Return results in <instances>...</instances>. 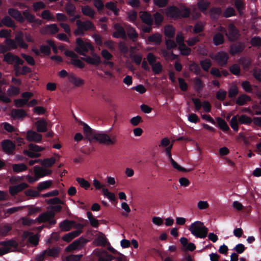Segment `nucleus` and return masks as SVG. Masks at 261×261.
Listing matches in <instances>:
<instances>
[{
    "mask_svg": "<svg viewBox=\"0 0 261 261\" xmlns=\"http://www.w3.org/2000/svg\"><path fill=\"white\" fill-rule=\"evenodd\" d=\"M84 56L85 57L81 58V60L85 61L88 64L94 65H98L101 62L100 57L96 55H95L93 57L86 55Z\"/></svg>",
    "mask_w": 261,
    "mask_h": 261,
    "instance_id": "17",
    "label": "nucleus"
},
{
    "mask_svg": "<svg viewBox=\"0 0 261 261\" xmlns=\"http://www.w3.org/2000/svg\"><path fill=\"white\" fill-rule=\"evenodd\" d=\"M54 216V214L44 213L40 214L35 220L36 222H38L39 223L47 222L50 218H53Z\"/></svg>",
    "mask_w": 261,
    "mask_h": 261,
    "instance_id": "24",
    "label": "nucleus"
},
{
    "mask_svg": "<svg viewBox=\"0 0 261 261\" xmlns=\"http://www.w3.org/2000/svg\"><path fill=\"white\" fill-rule=\"evenodd\" d=\"M93 185L97 190L102 189L103 194L111 201H114V193L110 192L107 188H105L104 185H102L99 181L95 179L93 180Z\"/></svg>",
    "mask_w": 261,
    "mask_h": 261,
    "instance_id": "10",
    "label": "nucleus"
},
{
    "mask_svg": "<svg viewBox=\"0 0 261 261\" xmlns=\"http://www.w3.org/2000/svg\"><path fill=\"white\" fill-rule=\"evenodd\" d=\"M82 12L84 15L90 18H93L95 14L94 10L88 5L82 7Z\"/></svg>",
    "mask_w": 261,
    "mask_h": 261,
    "instance_id": "38",
    "label": "nucleus"
},
{
    "mask_svg": "<svg viewBox=\"0 0 261 261\" xmlns=\"http://www.w3.org/2000/svg\"><path fill=\"white\" fill-rule=\"evenodd\" d=\"M66 11L67 13L70 16H74L75 11V7L71 3H68L65 7Z\"/></svg>",
    "mask_w": 261,
    "mask_h": 261,
    "instance_id": "54",
    "label": "nucleus"
},
{
    "mask_svg": "<svg viewBox=\"0 0 261 261\" xmlns=\"http://www.w3.org/2000/svg\"><path fill=\"white\" fill-rule=\"evenodd\" d=\"M74 50L79 55L85 56L89 50L94 51V47L90 41H84L82 38L76 40V47Z\"/></svg>",
    "mask_w": 261,
    "mask_h": 261,
    "instance_id": "4",
    "label": "nucleus"
},
{
    "mask_svg": "<svg viewBox=\"0 0 261 261\" xmlns=\"http://www.w3.org/2000/svg\"><path fill=\"white\" fill-rule=\"evenodd\" d=\"M22 14L23 17L24 18V20L26 19L29 23L34 22V20L35 18V15L30 13L28 10L23 11Z\"/></svg>",
    "mask_w": 261,
    "mask_h": 261,
    "instance_id": "49",
    "label": "nucleus"
},
{
    "mask_svg": "<svg viewBox=\"0 0 261 261\" xmlns=\"http://www.w3.org/2000/svg\"><path fill=\"white\" fill-rule=\"evenodd\" d=\"M71 63L79 68H83L85 67L84 63L77 58L71 59Z\"/></svg>",
    "mask_w": 261,
    "mask_h": 261,
    "instance_id": "64",
    "label": "nucleus"
},
{
    "mask_svg": "<svg viewBox=\"0 0 261 261\" xmlns=\"http://www.w3.org/2000/svg\"><path fill=\"white\" fill-rule=\"evenodd\" d=\"M60 251V249L59 247L48 248L47 249L45 250V252H46L47 256L54 257L58 256Z\"/></svg>",
    "mask_w": 261,
    "mask_h": 261,
    "instance_id": "36",
    "label": "nucleus"
},
{
    "mask_svg": "<svg viewBox=\"0 0 261 261\" xmlns=\"http://www.w3.org/2000/svg\"><path fill=\"white\" fill-rule=\"evenodd\" d=\"M29 187L28 184L25 182L21 183L16 186H11L9 188V192L12 196L17 195L19 192Z\"/></svg>",
    "mask_w": 261,
    "mask_h": 261,
    "instance_id": "13",
    "label": "nucleus"
},
{
    "mask_svg": "<svg viewBox=\"0 0 261 261\" xmlns=\"http://www.w3.org/2000/svg\"><path fill=\"white\" fill-rule=\"evenodd\" d=\"M8 14L17 21L23 23L24 22V18L21 12L16 9L9 8L8 11Z\"/></svg>",
    "mask_w": 261,
    "mask_h": 261,
    "instance_id": "12",
    "label": "nucleus"
},
{
    "mask_svg": "<svg viewBox=\"0 0 261 261\" xmlns=\"http://www.w3.org/2000/svg\"><path fill=\"white\" fill-rule=\"evenodd\" d=\"M229 71L235 75H239L241 72V69L238 64H234L229 67Z\"/></svg>",
    "mask_w": 261,
    "mask_h": 261,
    "instance_id": "53",
    "label": "nucleus"
},
{
    "mask_svg": "<svg viewBox=\"0 0 261 261\" xmlns=\"http://www.w3.org/2000/svg\"><path fill=\"white\" fill-rule=\"evenodd\" d=\"M239 93L237 86H232L228 90V97L230 98H235Z\"/></svg>",
    "mask_w": 261,
    "mask_h": 261,
    "instance_id": "50",
    "label": "nucleus"
},
{
    "mask_svg": "<svg viewBox=\"0 0 261 261\" xmlns=\"http://www.w3.org/2000/svg\"><path fill=\"white\" fill-rule=\"evenodd\" d=\"M44 29L46 31L53 34H56L59 31V29L55 23L46 25Z\"/></svg>",
    "mask_w": 261,
    "mask_h": 261,
    "instance_id": "47",
    "label": "nucleus"
},
{
    "mask_svg": "<svg viewBox=\"0 0 261 261\" xmlns=\"http://www.w3.org/2000/svg\"><path fill=\"white\" fill-rule=\"evenodd\" d=\"M46 202L48 204L55 205L56 204H64V202L58 197L49 199L46 201Z\"/></svg>",
    "mask_w": 261,
    "mask_h": 261,
    "instance_id": "57",
    "label": "nucleus"
},
{
    "mask_svg": "<svg viewBox=\"0 0 261 261\" xmlns=\"http://www.w3.org/2000/svg\"><path fill=\"white\" fill-rule=\"evenodd\" d=\"M7 93L10 96L17 95L20 93V89L14 86H10V88L7 90Z\"/></svg>",
    "mask_w": 261,
    "mask_h": 261,
    "instance_id": "51",
    "label": "nucleus"
},
{
    "mask_svg": "<svg viewBox=\"0 0 261 261\" xmlns=\"http://www.w3.org/2000/svg\"><path fill=\"white\" fill-rule=\"evenodd\" d=\"M200 65L204 71L208 72L212 65V63L210 59L206 58L200 61Z\"/></svg>",
    "mask_w": 261,
    "mask_h": 261,
    "instance_id": "40",
    "label": "nucleus"
},
{
    "mask_svg": "<svg viewBox=\"0 0 261 261\" xmlns=\"http://www.w3.org/2000/svg\"><path fill=\"white\" fill-rule=\"evenodd\" d=\"M193 82L195 90L198 92L201 91L203 87V83L201 80L198 77H196L194 78Z\"/></svg>",
    "mask_w": 261,
    "mask_h": 261,
    "instance_id": "45",
    "label": "nucleus"
},
{
    "mask_svg": "<svg viewBox=\"0 0 261 261\" xmlns=\"http://www.w3.org/2000/svg\"><path fill=\"white\" fill-rule=\"evenodd\" d=\"M234 6L239 13L240 15L242 16L244 13L245 9V4L242 0H236Z\"/></svg>",
    "mask_w": 261,
    "mask_h": 261,
    "instance_id": "35",
    "label": "nucleus"
},
{
    "mask_svg": "<svg viewBox=\"0 0 261 261\" xmlns=\"http://www.w3.org/2000/svg\"><path fill=\"white\" fill-rule=\"evenodd\" d=\"M76 180L82 188L86 190H87L90 186L89 182L83 178L77 177Z\"/></svg>",
    "mask_w": 261,
    "mask_h": 261,
    "instance_id": "56",
    "label": "nucleus"
},
{
    "mask_svg": "<svg viewBox=\"0 0 261 261\" xmlns=\"http://www.w3.org/2000/svg\"><path fill=\"white\" fill-rule=\"evenodd\" d=\"M129 122L133 126H138L140 123L143 122V119L140 116L138 115L132 118Z\"/></svg>",
    "mask_w": 261,
    "mask_h": 261,
    "instance_id": "60",
    "label": "nucleus"
},
{
    "mask_svg": "<svg viewBox=\"0 0 261 261\" xmlns=\"http://www.w3.org/2000/svg\"><path fill=\"white\" fill-rule=\"evenodd\" d=\"M27 139L30 141L39 143L42 140V135L33 130H29L27 133Z\"/></svg>",
    "mask_w": 261,
    "mask_h": 261,
    "instance_id": "15",
    "label": "nucleus"
},
{
    "mask_svg": "<svg viewBox=\"0 0 261 261\" xmlns=\"http://www.w3.org/2000/svg\"><path fill=\"white\" fill-rule=\"evenodd\" d=\"M170 161L171 164L172 165V166L175 169H177V170H178L179 171L187 172H189L191 170L190 169H187L180 166L173 159H170Z\"/></svg>",
    "mask_w": 261,
    "mask_h": 261,
    "instance_id": "55",
    "label": "nucleus"
},
{
    "mask_svg": "<svg viewBox=\"0 0 261 261\" xmlns=\"http://www.w3.org/2000/svg\"><path fill=\"white\" fill-rule=\"evenodd\" d=\"M151 66L153 72L156 74H160L163 70V67L160 62H157L152 65Z\"/></svg>",
    "mask_w": 261,
    "mask_h": 261,
    "instance_id": "62",
    "label": "nucleus"
},
{
    "mask_svg": "<svg viewBox=\"0 0 261 261\" xmlns=\"http://www.w3.org/2000/svg\"><path fill=\"white\" fill-rule=\"evenodd\" d=\"M217 124L219 128L224 132H227L230 130V128L224 119L221 117H217L216 118Z\"/></svg>",
    "mask_w": 261,
    "mask_h": 261,
    "instance_id": "34",
    "label": "nucleus"
},
{
    "mask_svg": "<svg viewBox=\"0 0 261 261\" xmlns=\"http://www.w3.org/2000/svg\"><path fill=\"white\" fill-rule=\"evenodd\" d=\"M34 172L35 176L39 178L50 174L51 173V171L46 169L40 168L38 166H35L34 167Z\"/></svg>",
    "mask_w": 261,
    "mask_h": 261,
    "instance_id": "19",
    "label": "nucleus"
},
{
    "mask_svg": "<svg viewBox=\"0 0 261 261\" xmlns=\"http://www.w3.org/2000/svg\"><path fill=\"white\" fill-rule=\"evenodd\" d=\"M3 150L7 154L13 153L15 149V144L10 140H4L2 142Z\"/></svg>",
    "mask_w": 261,
    "mask_h": 261,
    "instance_id": "11",
    "label": "nucleus"
},
{
    "mask_svg": "<svg viewBox=\"0 0 261 261\" xmlns=\"http://www.w3.org/2000/svg\"><path fill=\"white\" fill-rule=\"evenodd\" d=\"M189 230L191 233L197 238H204L206 237L208 229L200 221H196L190 225Z\"/></svg>",
    "mask_w": 261,
    "mask_h": 261,
    "instance_id": "2",
    "label": "nucleus"
},
{
    "mask_svg": "<svg viewBox=\"0 0 261 261\" xmlns=\"http://www.w3.org/2000/svg\"><path fill=\"white\" fill-rule=\"evenodd\" d=\"M175 29L172 25H168L165 27L164 34L168 38H173L175 35Z\"/></svg>",
    "mask_w": 261,
    "mask_h": 261,
    "instance_id": "37",
    "label": "nucleus"
},
{
    "mask_svg": "<svg viewBox=\"0 0 261 261\" xmlns=\"http://www.w3.org/2000/svg\"><path fill=\"white\" fill-rule=\"evenodd\" d=\"M15 41L20 47L24 49H26L28 47V45L23 40V35L21 32L15 36Z\"/></svg>",
    "mask_w": 261,
    "mask_h": 261,
    "instance_id": "28",
    "label": "nucleus"
},
{
    "mask_svg": "<svg viewBox=\"0 0 261 261\" xmlns=\"http://www.w3.org/2000/svg\"><path fill=\"white\" fill-rule=\"evenodd\" d=\"M47 123L44 119L39 120L36 122L37 130L39 133L47 132Z\"/></svg>",
    "mask_w": 261,
    "mask_h": 261,
    "instance_id": "26",
    "label": "nucleus"
},
{
    "mask_svg": "<svg viewBox=\"0 0 261 261\" xmlns=\"http://www.w3.org/2000/svg\"><path fill=\"white\" fill-rule=\"evenodd\" d=\"M27 115V112L23 109H14L11 112V116L14 119H23Z\"/></svg>",
    "mask_w": 261,
    "mask_h": 261,
    "instance_id": "22",
    "label": "nucleus"
},
{
    "mask_svg": "<svg viewBox=\"0 0 261 261\" xmlns=\"http://www.w3.org/2000/svg\"><path fill=\"white\" fill-rule=\"evenodd\" d=\"M76 24L77 28L74 30V34L76 36H84L85 31H94L95 30L94 24L90 20L82 21L78 19L76 21Z\"/></svg>",
    "mask_w": 261,
    "mask_h": 261,
    "instance_id": "3",
    "label": "nucleus"
},
{
    "mask_svg": "<svg viewBox=\"0 0 261 261\" xmlns=\"http://www.w3.org/2000/svg\"><path fill=\"white\" fill-rule=\"evenodd\" d=\"M84 133L87 136H93V139L100 143L106 145L112 144L113 140L107 134L102 133H95L93 134V129L86 123H83Z\"/></svg>",
    "mask_w": 261,
    "mask_h": 261,
    "instance_id": "1",
    "label": "nucleus"
},
{
    "mask_svg": "<svg viewBox=\"0 0 261 261\" xmlns=\"http://www.w3.org/2000/svg\"><path fill=\"white\" fill-rule=\"evenodd\" d=\"M225 35L228 39L231 42L237 40L240 36L239 30L233 23H230L228 25L227 31H225Z\"/></svg>",
    "mask_w": 261,
    "mask_h": 261,
    "instance_id": "6",
    "label": "nucleus"
},
{
    "mask_svg": "<svg viewBox=\"0 0 261 261\" xmlns=\"http://www.w3.org/2000/svg\"><path fill=\"white\" fill-rule=\"evenodd\" d=\"M29 151L39 152L41 151H43L44 148L42 147L39 146L35 144L30 143L29 145Z\"/></svg>",
    "mask_w": 261,
    "mask_h": 261,
    "instance_id": "63",
    "label": "nucleus"
},
{
    "mask_svg": "<svg viewBox=\"0 0 261 261\" xmlns=\"http://www.w3.org/2000/svg\"><path fill=\"white\" fill-rule=\"evenodd\" d=\"M251 100V98L249 96L245 94H242L239 96L236 102L239 106H244L246 104L248 101Z\"/></svg>",
    "mask_w": 261,
    "mask_h": 261,
    "instance_id": "30",
    "label": "nucleus"
},
{
    "mask_svg": "<svg viewBox=\"0 0 261 261\" xmlns=\"http://www.w3.org/2000/svg\"><path fill=\"white\" fill-rule=\"evenodd\" d=\"M178 49L182 56H189L192 51L191 49L187 47L185 43L180 44L178 47Z\"/></svg>",
    "mask_w": 261,
    "mask_h": 261,
    "instance_id": "42",
    "label": "nucleus"
},
{
    "mask_svg": "<svg viewBox=\"0 0 261 261\" xmlns=\"http://www.w3.org/2000/svg\"><path fill=\"white\" fill-rule=\"evenodd\" d=\"M95 255V259L98 261H111L113 259V256L109 254L108 252L102 249H96L93 251Z\"/></svg>",
    "mask_w": 261,
    "mask_h": 261,
    "instance_id": "9",
    "label": "nucleus"
},
{
    "mask_svg": "<svg viewBox=\"0 0 261 261\" xmlns=\"http://www.w3.org/2000/svg\"><path fill=\"white\" fill-rule=\"evenodd\" d=\"M236 15V13L235 10L232 7H228L226 8L223 14V16L225 18H228Z\"/></svg>",
    "mask_w": 261,
    "mask_h": 261,
    "instance_id": "52",
    "label": "nucleus"
},
{
    "mask_svg": "<svg viewBox=\"0 0 261 261\" xmlns=\"http://www.w3.org/2000/svg\"><path fill=\"white\" fill-rule=\"evenodd\" d=\"M140 18L142 22L147 25H152L153 19L151 15L147 12H143L140 14Z\"/></svg>",
    "mask_w": 261,
    "mask_h": 261,
    "instance_id": "23",
    "label": "nucleus"
},
{
    "mask_svg": "<svg viewBox=\"0 0 261 261\" xmlns=\"http://www.w3.org/2000/svg\"><path fill=\"white\" fill-rule=\"evenodd\" d=\"M45 7V4L41 1L35 2L33 4V10L35 12H37L40 9H44Z\"/></svg>",
    "mask_w": 261,
    "mask_h": 261,
    "instance_id": "59",
    "label": "nucleus"
},
{
    "mask_svg": "<svg viewBox=\"0 0 261 261\" xmlns=\"http://www.w3.org/2000/svg\"><path fill=\"white\" fill-rule=\"evenodd\" d=\"M148 43H153L155 45H159L162 42V36L159 33H155L148 37Z\"/></svg>",
    "mask_w": 261,
    "mask_h": 261,
    "instance_id": "20",
    "label": "nucleus"
},
{
    "mask_svg": "<svg viewBox=\"0 0 261 261\" xmlns=\"http://www.w3.org/2000/svg\"><path fill=\"white\" fill-rule=\"evenodd\" d=\"M166 13L168 16L172 17L188 18L190 16V10L188 8H185L183 11H180L175 6H170L167 8Z\"/></svg>",
    "mask_w": 261,
    "mask_h": 261,
    "instance_id": "5",
    "label": "nucleus"
},
{
    "mask_svg": "<svg viewBox=\"0 0 261 261\" xmlns=\"http://www.w3.org/2000/svg\"><path fill=\"white\" fill-rule=\"evenodd\" d=\"M37 15L38 16H40L39 14H37ZM40 16L43 19H46L47 20L54 21L55 20V18L54 17V16L52 15L50 12L48 10H44L40 15Z\"/></svg>",
    "mask_w": 261,
    "mask_h": 261,
    "instance_id": "46",
    "label": "nucleus"
},
{
    "mask_svg": "<svg viewBox=\"0 0 261 261\" xmlns=\"http://www.w3.org/2000/svg\"><path fill=\"white\" fill-rule=\"evenodd\" d=\"M225 38L223 35L220 32L216 33L213 36V42L216 46H219L223 44Z\"/></svg>",
    "mask_w": 261,
    "mask_h": 261,
    "instance_id": "25",
    "label": "nucleus"
},
{
    "mask_svg": "<svg viewBox=\"0 0 261 261\" xmlns=\"http://www.w3.org/2000/svg\"><path fill=\"white\" fill-rule=\"evenodd\" d=\"M210 57L221 66L226 65L229 58L227 53L223 51H219L215 55H211Z\"/></svg>",
    "mask_w": 261,
    "mask_h": 261,
    "instance_id": "8",
    "label": "nucleus"
},
{
    "mask_svg": "<svg viewBox=\"0 0 261 261\" xmlns=\"http://www.w3.org/2000/svg\"><path fill=\"white\" fill-rule=\"evenodd\" d=\"M126 30L128 38L133 41H136L138 37V34L135 29L129 25L127 27Z\"/></svg>",
    "mask_w": 261,
    "mask_h": 261,
    "instance_id": "32",
    "label": "nucleus"
},
{
    "mask_svg": "<svg viewBox=\"0 0 261 261\" xmlns=\"http://www.w3.org/2000/svg\"><path fill=\"white\" fill-rule=\"evenodd\" d=\"M94 243L98 246L106 247L108 245H110L109 243L107 242L106 238L103 234H101L97 237L94 240Z\"/></svg>",
    "mask_w": 261,
    "mask_h": 261,
    "instance_id": "29",
    "label": "nucleus"
},
{
    "mask_svg": "<svg viewBox=\"0 0 261 261\" xmlns=\"http://www.w3.org/2000/svg\"><path fill=\"white\" fill-rule=\"evenodd\" d=\"M238 121L241 124H250L252 122V119L246 115H242L239 117Z\"/></svg>",
    "mask_w": 261,
    "mask_h": 261,
    "instance_id": "48",
    "label": "nucleus"
},
{
    "mask_svg": "<svg viewBox=\"0 0 261 261\" xmlns=\"http://www.w3.org/2000/svg\"><path fill=\"white\" fill-rule=\"evenodd\" d=\"M5 43L7 45L8 48H9V51L11 49H15L17 48V44L16 42L11 38H6Z\"/></svg>",
    "mask_w": 261,
    "mask_h": 261,
    "instance_id": "41",
    "label": "nucleus"
},
{
    "mask_svg": "<svg viewBox=\"0 0 261 261\" xmlns=\"http://www.w3.org/2000/svg\"><path fill=\"white\" fill-rule=\"evenodd\" d=\"M121 38L125 40L127 38L125 30L118 23H115V38Z\"/></svg>",
    "mask_w": 261,
    "mask_h": 261,
    "instance_id": "16",
    "label": "nucleus"
},
{
    "mask_svg": "<svg viewBox=\"0 0 261 261\" xmlns=\"http://www.w3.org/2000/svg\"><path fill=\"white\" fill-rule=\"evenodd\" d=\"M69 81L76 87H80L84 84V81L82 79L75 76L73 73L69 74L68 75Z\"/></svg>",
    "mask_w": 261,
    "mask_h": 261,
    "instance_id": "18",
    "label": "nucleus"
},
{
    "mask_svg": "<svg viewBox=\"0 0 261 261\" xmlns=\"http://www.w3.org/2000/svg\"><path fill=\"white\" fill-rule=\"evenodd\" d=\"M2 27L4 25L15 29L16 28V25L14 20H13L11 17L9 16H5L1 20Z\"/></svg>",
    "mask_w": 261,
    "mask_h": 261,
    "instance_id": "21",
    "label": "nucleus"
},
{
    "mask_svg": "<svg viewBox=\"0 0 261 261\" xmlns=\"http://www.w3.org/2000/svg\"><path fill=\"white\" fill-rule=\"evenodd\" d=\"M16 55L12 53L9 52L5 55L3 61L9 64H12L14 63Z\"/></svg>",
    "mask_w": 261,
    "mask_h": 261,
    "instance_id": "43",
    "label": "nucleus"
},
{
    "mask_svg": "<svg viewBox=\"0 0 261 261\" xmlns=\"http://www.w3.org/2000/svg\"><path fill=\"white\" fill-rule=\"evenodd\" d=\"M210 15L212 19L217 20L222 14V10L219 7H213L209 11Z\"/></svg>",
    "mask_w": 261,
    "mask_h": 261,
    "instance_id": "31",
    "label": "nucleus"
},
{
    "mask_svg": "<svg viewBox=\"0 0 261 261\" xmlns=\"http://www.w3.org/2000/svg\"><path fill=\"white\" fill-rule=\"evenodd\" d=\"M53 184L52 180H49L41 182L38 184L37 186V190L39 192L42 191L44 190L49 188Z\"/></svg>",
    "mask_w": 261,
    "mask_h": 261,
    "instance_id": "39",
    "label": "nucleus"
},
{
    "mask_svg": "<svg viewBox=\"0 0 261 261\" xmlns=\"http://www.w3.org/2000/svg\"><path fill=\"white\" fill-rule=\"evenodd\" d=\"M210 6V2L208 0H198L197 6L199 10L203 13H206L207 8Z\"/></svg>",
    "mask_w": 261,
    "mask_h": 261,
    "instance_id": "27",
    "label": "nucleus"
},
{
    "mask_svg": "<svg viewBox=\"0 0 261 261\" xmlns=\"http://www.w3.org/2000/svg\"><path fill=\"white\" fill-rule=\"evenodd\" d=\"M250 43L253 46L261 47V37L259 36L252 37L251 39Z\"/></svg>",
    "mask_w": 261,
    "mask_h": 261,
    "instance_id": "61",
    "label": "nucleus"
},
{
    "mask_svg": "<svg viewBox=\"0 0 261 261\" xmlns=\"http://www.w3.org/2000/svg\"><path fill=\"white\" fill-rule=\"evenodd\" d=\"M245 48V45L241 42H238L230 46V53L234 55L242 52Z\"/></svg>",
    "mask_w": 261,
    "mask_h": 261,
    "instance_id": "14",
    "label": "nucleus"
},
{
    "mask_svg": "<svg viewBox=\"0 0 261 261\" xmlns=\"http://www.w3.org/2000/svg\"><path fill=\"white\" fill-rule=\"evenodd\" d=\"M12 168L13 171L17 173L24 171L28 169L27 166L23 163L13 164Z\"/></svg>",
    "mask_w": 261,
    "mask_h": 261,
    "instance_id": "44",
    "label": "nucleus"
},
{
    "mask_svg": "<svg viewBox=\"0 0 261 261\" xmlns=\"http://www.w3.org/2000/svg\"><path fill=\"white\" fill-rule=\"evenodd\" d=\"M88 242V240L87 239H85L83 237H81L69 245L66 248L65 250L66 251L71 252L77 249H80L83 247Z\"/></svg>",
    "mask_w": 261,
    "mask_h": 261,
    "instance_id": "7",
    "label": "nucleus"
},
{
    "mask_svg": "<svg viewBox=\"0 0 261 261\" xmlns=\"http://www.w3.org/2000/svg\"><path fill=\"white\" fill-rule=\"evenodd\" d=\"M238 115L234 116L231 118L230 122V125L231 128L235 131L238 132L239 130L238 123Z\"/></svg>",
    "mask_w": 261,
    "mask_h": 261,
    "instance_id": "58",
    "label": "nucleus"
},
{
    "mask_svg": "<svg viewBox=\"0 0 261 261\" xmlns=\"http://www.w3.org/2000/svg\"><path fill=\"white\" fill-rule=\"evenodd\" d=\"M73 223L74 222L73 221L65 220L60 223L59 226L62 230L69 231L72 227Z\"/></svg>",
    "mask_w": 261,
    "mask_h": 261,
    "instance_id": "33",
    "label": "nucleus"
}]
</instances>
